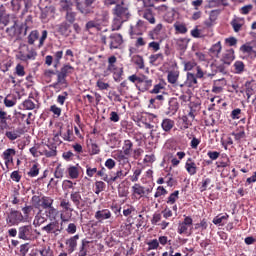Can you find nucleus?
I'll return each mask as SVG.
<instances>
[{"label":"nucleus","instance_id":"nucleus-1","mask_svg":"<svg viewBox=\"0 0 256 256\" xmlns=\"http://www.w3.org/2000/svg\"><path fill=\"white\" fill-rule=\"evenodd\" d=\"M47 35L49 32L47 30H43L41 33V37L39 34V30H32L27 36L28 45H35L36 41H39L36 45L37 49H41L43 45H45V41L47 40Z\"/></svg>","mask_w":256,"mask_h":256},{"label":"nucleus","instance_id":"nucleus-2","mask_svg":"<svg viewBox=\"0 0 256 256\" xmlns=\"http://www.w3.org/2000/svg\"><path fill=\"white\" fill-rule=\"evenodd\" d=\"M114 17L121 19L122 21H127L131 19V11H129V6L125 2L118 3L112 9Z\"/></svg>","mask_w":256,"mask_h":256},{"label":"nucleus","instance_id":"nucleus-3","mask_svg":"<svg viewBox=\"0 0 256 256\" xmlns=\"http://www.w3.org/2000/svg\"><path fill=\"white\" fill-rule=\"evenodd\" d=\"M60 207L62 210L60 211V219L62 223H67L69 219H71V213L73 211V206L71 202L65 198L60 199Z\"/></svg>","mask_w":256,"mask_h":256},{"label":"nucleus","instance_id":"nucleus-4","mask_svg":"<svg viewBox=\"0 0 256 256\" xmlns=\"http://www.w3.org/2000/svg\"><path fill=\"white\" fill-rule=\"evenodd\" d=\"M6 223L9 227H15L20 223H25V216L19 210L11 209L7 214Z\"/></svg>","mask_w":256,"mask_h":256},{"label":"nucleus","instance_id":"nucleus-5","mask_svg":"<svg viewBox=\"0 0 256 256\" xmlns=\"http://www.w3.org/2000/svg\"><path fill=\"white\" fill-rule=\"evenodd\" d=\"M18 239L22 241H33L35 239V230L31 224L22 225L18 228Z\"/></svg>","mask_w":256,"mask_h":256},{"label":"nucleus","instance_id":"nucleus-6","mask_svg":"<svg viewBox=\"0 0 256 256\" xmlns=\"http://www.w3.org/2000/svg\"><path fill=\"white\" fill-rule=\"evenodd\" d=\"M95 3H97V0H84L78 2V10L82 15H91L95 9Z\"/></svg>","mask_w":256,"mask_h":256},{"label":"nucleus","instance_id":"nucleus-7","mask_svg":"<svg viewBox=\"0 0 256 256\" xmlns=\"http://www.w3.org/2000/svg\"><path fill=\"white\" fill-rule=\"evenodd\" d=\"M193 226V218L191 216H184V220L178 223L177 233L179 235H191L189 227Z\"/></svg>","mask_w":256,"mask_h":256},{"label":"nucleus","instance_id":"nucleus-8","mask_svg":"<svg viewBox=\"0 0 256 256\" xmlns=\"http://www.w3.org/2000/svg\"><path fill=\"white\" fill-rule=\"evenodd\" d=\"M24 29H25V26L23 24L18 25L17 21H14L12 26L6 28V33L8 37H10V39H19Z\"/></svg>","mask_w":256,"mask_h":256},{"label":"nucleus","instance_id":"nucleus-9","mask_svg":"<svg viewBox=\"0 0 256 256\" xmlns=\"http://www.w3.org/2000/svg\"><path fill=\"white\" fill-rule=\"evenodd\" d=\"M42 231H45V233H54L55 235H58V233L63 231V228L59 224V220H51L50 223L42 227Z\"/></svg>","mask_w":256,"mask_h":256},{"label":"nucleus","instance_id":"nucleus-10","mask_svg":"<svg viewBox=\"0 0 256 256\" xmlns=\"http://www.w3.org/2000/svg\"><path fill=\"white\" fill-rule=\"evenodd\" d=\"M123 45V36L119 33H113L109 36V48L119 49Z\"/></svg>","mask_w":256,"mask_h":256},{"label":"nucleus","instance_id":"nucleus-11","mask_svg":"<svg viewBox=\"0 0 256 256\" xmlns=\"http://www.w3.org/2000/svg\"><path fill=\"white\" fill-rule=\"evenodd\" d=\"M136 87L138 91L145 93V91H149L153 87V80L143 75L141 76L140 82L136 83Z\"/></svg>","mask_w":256,"mask_h":256},{"label":"nucleus","instance_id":"nucleus-12","mask_svg":"<svg viewBox=\"0 0 256 256\" xmlns=\"http://www.w3.org/2000/svg\"><path fill=\"white\" fill-rule=\"evenodd\" d=\"M222 65H231L235 61V50L233 48L227 49L222 53L220 58Z\"/></svg>","mask_w":256,"mask_h":256},{"label":"nucleus","instance_id":"nucleus-13","mask_svg":"<svg viewBox=\"0 0 256 256\" xmlns=\"http://www.w3.org/2000/svg\"><path fill=\"white\" fill-rule=\"evenodd\" d=\"M22 107L26 111H33L34 109H39L37 105V100L33 97V94H30L29 97L22 102Z\"/></svg>","mask_w":256,"mask_h":256},{"label":"nucleus","instance_id":"nucleus-14","mask_svg":"<svg viewBox=\"0 0 256 256\" xmlns=\"http://www.w3.org/2000/svg\"><path fill=\"white\" fill-rule=\"evenodd\" d=\"M15 155H17V151L13 148H8L3 152L2 157L7 169H9V164L13 165V157Z\"/></svg>","mask_w":256,"mask_h":256},{"label":"nucleus","instance_id":"nucleus-15","mask_svg":"<svg viewBox=\"0 0 256 256\" xmlns=\"http://www.w3.org/2000/svg\"><path fill=\"white\" fill-rule=\"evenodd\" d=\"M112 217L111 210L102 209L95 212L94 218L98 223H103Z\"/></svg>","mask_w":256,"mask_h":256},{"label":"nucleus","instance_id":"nucleus-16","mask_svg":"<svg viewBox=\"0 0 256 256\" xmlns=\"http://www.w3.org/2000/svg\"><path fill=\"white\" fill-rule=\"evenodd\" d=\"M130 169H131V165H128V167H125V171L118 170L116 173H114L113 176L110 175L109 183H115V181H119V179H123L124 177H127V175H129Z\"/></svg>","mask_w":256,"mask_h":256},{"label":"nucleus","instance_id":"nucleus-17","mask_svg":"<svg viewBox=\"0 0 256 256\" xmlns=\"http://www.w3.org/2000/svg\"><path fill=\"white\" fill-rule=\"evenodd\" d=\"M197 78L194 73L188 72L186 74V81L180 84L179 87H197Z\"/></svg>","mask_w":256,"mask_h":256},{"label":"nucleus","instance_id":"nucleus-18","mask_svg":"<svg viewBox=\"0 0 256 256\" xmlns=\"http://www.w3.org/2000/svg\"><path fill=\"white\" fill-rule=\"evenodd\" d=\"M9 120H11V115H8L7 112L0 110V131L9 129V123L7 122Z\"/></svg>","mask_w":256,"mask_h":256},{"label":"nucleus","instance_id":"nucleus-19","mask_svg":"<svg viewBox=\"0 0 256 256\" xmlns=\"http://www.w3.org/2000/svg\"><path fill=\"white\" fill-rule=\"evenodd\" d=\"M145 29V22L138 20L135 26H130V35H143Z\"/></svg>","mask_w":256,"mask_h":256},{"label":"nucleus","instance_id":"nucleus-20","mask_svg":"<svg viewBox=\"0 0 256 256\" xmlns=\"http://www.w3.org/2000/svg\"><path fill=\"white\" fill-rule=\"evenodd\" d=\"M77 241H79V235L76 234L66 240V246L68 247V253H73L77 249Z\"/></svg>","mask_w":256,"mask_h":256},{"label":"nucleus","instance_id":"nucleus-21","mask_svg":"<svg viewBox=\"0 0 256 256\" xmlns=\"http://www.w3.org/2000/svg\"><path fill=\"white\" fill-rule=\"evenodd\" d=\"M58 33L64 37H69L71 35V24L67 21L62 22L58 25Z\"/></svg>","mask_w":256,"mask_h":256},{"label":"nucleus","instance_id":"nucleus-22","mask_svg":"<svg viewBox=\"0 0 256 256\" xmlns=\"http://www.w3.org/2000/svg\"><path fill=\"white\" fill-rule=\"evenodd\" d=\"M185 169L187 173H189L191 176L197 174V164L195 161H193L192 158H188L186 163H185Z\"/></svg>","mask_w":256,"mask_h":256},{"label":"nucleus","instance_id":"nucleus-23","mask_svg":"<svg viewBox=\"0 0 256 256\" xmlns=\"http://www.w3.org/2000/svg\"><path fill=\"white\" fill-rule=\"evenodd\" d=\"M81 199L82 197L80 192H71L70 200L75 205L76 209H83V205H81Z\"/></svg>","mask_w":256,"mask_h":256},{"label":"nucleus","instance_id":"nucleus-24","mask_svg":"<svg viewBox=\"0 0 256 256\" xmlns=\"http://www.w3.org/2000/svg\"><path fill=\"white\" fill-rule=\"evenodd\" d=\"M115 157L121 165H127L126 167H129V165H131L129 163V154H125V152L120 150L115 154Z\"/></svg>","mask_w":256,"mask_h":256},{"label":"nucleus","instance_id":"nucleus-25","mask_svg":"<svg viewBox=\"0 0 256 256\" xmlns=\"http://www.w3.org/2000/svg\"><path fill=\"white\" fill-rule=\"evenodd\" d=\"M33 256H53V250L49 246L37 248L34 250Z\"/></svg>","mask_w":256,"mask_h":256},{"label":"nucleus","instance_id":"nucleus-26","mask_svg":"<svg viewBox=\"0 0 256 256\" xmlns=\"http://www.w3.org/2000/svg\"><path fill=\"white\" fill-rule=\"evenodd\" d=\"M167 81L168 83H170V85H181L177 83V81H179V71L178 70L168 71Z\"/></svg>","mask_w":256,"mask_h":256},{"label":"nucleus","instance_id":"nucleus-27","mask_svg":"<svg viewBox=\"0 0 256 256\" xmlns=\"http://www.w3.org/2000/svg\"><path fill=\"white\" fill-rule=\"evenodd\" d=\"M177 111H179V102L177 101V98H172L169 100L167 115H175Z\"/></svg>","mask_w":256,"mask_h":256},{"label":"nucleus","instance_id":"nucleus-28","mask_svg":"<svg viewBox=\"0 0 256 256\" xmlns=\"http://www.w3.org/2000/svg\"><path fill=\"white\" fill-rule=\"evenodd\" d=\"M221 51H223L221 41L216 42L209 49V53L212 57H219V55H221Z\"/></svg>","mask_w":256,"mask_h":256},{"label":"nucleus","instance_id":"nucleus-29","mask_svg":"<svg viewBox=\"0 0 256 256\" xmlns=\"http://www.w3.org/2000/svg\"><path fill=\"white\" fill-rule=\"evenodd\" d=\"M174 127H175L174 120H171L169 118H165L162 120L161 128L163 129V131H165V133H169L171 129H173Z\"/></svg>","mask_w":256,"mask_h":256},{"label":"nucleus","instance_id":"nucleus-30","mask_svg":"<svg viewBox=\"0 0 256 256\" xmlns=\"http://www.w3.org/2000/svg\"><path fill=\"white\" fill-rule=\"evenodd\" d=\"M60 11L61 13H69V11H73V2L70 0H61Z\"/></svg>","mask_w":256,"mask_h":256},{"label":"nucleus","instance_id":"nucleus-31","mask_svg":"<svg viewBox=\"0 0 256 256\" xmlns=\"http://www.w3.org/2000/svg\"><path fill=\"white\" fill-rule=\"evenodd\" d=\"M229 219V214H218L216 217L213 218L212 223L214 225H225Z\"/></svg>","mask_w":256,"mask_h":256},{"label":"nucleus","instance_id":"nucleus-32","mask_svg":"<svg viewBox=\"0 0 256 256\" xmlns=\"http://www.w3.org/2000/svg\"><path fill=\"white\" fill-rule=\"evenodd\" d=\"M46 217L50 219V221H57V217H59V210H57L55 207L48 208L46 211Z\"/></svg>","mask_w":256,"mask_h":256},{"label":"nucleus","instance_id":"nucleus-33","mask_svg":"<svg viewBox=\"0 0 256 256\" xmlns=\"http://www.w3.org/2000/svg\"><path fill=\"white\" fill-rule=\"evenodd\" d=\"M89 249V241L87 239H83L81 241V245L79 247V251L77 252L78 256H87V251Z\"/></svg>","mask_w":256,"mask_h":256},{"label":"nucleus","instance_id":"nucleus-34","mask_svg":"<svg viewBox=\"0 0 256 256\" xmlns=\"http://www.w3.org/2000/svg\"><path fill=\"white\" fill-rule=\"evenodd\" d=\"M4 105L5 107L11 108V107H15L17 105V97L8 94L5 98H4Z\"/></svg>","mask_w":256,"mask_h":256},{"label":"nucleus","instance_id":"nucleus-35","mask_svg":"<svg viewBox=\"0 0 256 256\" xmlns=\"http://www.w3.org/2000/svg\"><path fill=\"white\" fill-rule=\"evenodd\" d=\"M230 25L234 29L235 33H239V31H241V28L243 27V18H234L230 22Z\"/></svg>","mask_w":256,"mask_h":256},{"label":"nucleus","instance_id":"nucleus-36","mask_svg":"<svg viewBox=\"0 0 256 256\" xmlns=\"http://www.w3.org/2000/svg\"><path fill=\"white\" fill-rule=\"evenodd\" d=\"M53 203H55V200L53 198L49 196H43L40 207H42V209H51V207H53Z\"/></svg>","mask_w":256,"mask_h":256},{"label":"nucleus","instance_id":"nucleus-37","mask_svg":"<svg viewBox=\"0 0 256 256\" xmlns=\"http://www.w3.org/2000/svg\"><path fill=\"white\" fill-rule=\"evenodd\" d=\"M120 151H122L124 155H129L131 157V153L133 152V142H131V140H125L122 150Z\"/></svg>","mask_w":256,"mask_h":256},{"label":"nucleus","instance_id":"nucleus-38","mask_svg":"<svg viewBox=\"0 0 256 256\" xmlns=\"http://www.w3.org/2000/svg\"><path fill=\"white\" fill-rule=\"evenodd\" d=\"M115 63H117V57L115 56H110L108 58V67H107V71H110V73H113L115 71H118L119 69L117 68V66L115 65Z\"/></svg>","mask_w":256,"mask_h":256},{"label":"nucleus","instance_id":"nucleus-39","mask_svg":"<svg viewBox=\"0 0 256 256\" xmlns=\"http://www.w3.org/2000/svg\"><path fill=\"white\" fill-rule=\"evenodd\" d=\"M65 19H66V23L73 25V23L77 21V12H75L74 10H70L69 12H66Z\"/></svg>","mask_w":256,"mask_h":256},{"label":"nucleus","instance_id":"nucleus-40","mask_svg":"<svg viewBox=\"0 0 256 256\" xmlns=\"http://www.w3.org/2000/svg\"><path fill=\"white\" fill-rule=\"evenodd\" d=\"M5 137H7L9 141H16V139H19V137H21V133L19 132V130L6 131Z\"/></svg>","mask_w":256,"mask_h":256},{"label":"nucleus","instance_id":"nucleus-41","mask_svg":"<svg viewBox=\"0 0 256 256\" xmlns=\"http://www.w3.org/2000/svg\"><path fill=\"white\" fill-rule=\"evenodd\" d=\"M60 73H62L66 77L68 75H73V73H75V67L71 66V64H64L63 67L60 69Z\"/></svg>","mask_w":256,"mask_h":256},{"label":"nucleus","instance_id":"nucleus-42","mask_svg":"<svg viewBox=\"0 0 256 256\" xmlns=\"http://www.w3.org/2000/svg\"><path fill=\"white\" fill-rule=\"evenodd\" d=\"M134 121H137L138 123H147L148 122V112H138L134 116Z\"/></svg>","mask_w":256,"mask_h":256},{"label":"nucleus","instance_id":"nucleus-43","mask_svg":"<svg viewBox=\"0 0 256 256\" xmlns=\"http://www.w3.org/2000/svg\"><path fill=\"white\" fill-rule=\"evenodd\" d=\"M132 192L133 195H139L140 197H143L145 195V187L141 186V184H134L132 186Z\"/></svg>","mask_w":256,"mask_h":256},{"label":"nucleus","instance_id":"nucleus-44","mask_svg":"<svg viewBox=\"0 0 256 256\" xmlns=\"http://www.w3.org/2000/svg\"><path fill=\"white\" fill-rule=\"evenodd\" d=\"M125 22V20H122L121 18H117V16H114L112 22V31H119V29H121Z\"/></svg>","mask_w":256,"mask_h":256},{"label":"nucleus","instance_id":"nucleus-45","mask_svg":"<svg viewBox=\"0 0 256 256\" xmlns=\"http://www.w3.org/2000/svg\"><path fill=\"white\" fill-rule=\"evenodd\" d=\"M46 221H47V218L43 216V214L38 213L34 218L33 225L35 227H41V225H43V223H46Z\"/></svg>","mask_w":256,"mask_h":256},{"label":"nucleus","instance_id":"nucleus-46","mask_svg":"<svg viewBox=\"0 0 256 256\" xmlns=\"http://www.w3.org/2000/svg\"><path fill=\"white\" fill-rule=\"evenodd\" d=\"M234 71L237 75H241L245 71V63L243 61L237 60L234 65Z\"/></svg>","mask_w":256,"mask_h":256},{"label":"nucleus","instance_id":"nucleus-47","mask_svg":"<svg viewBox=\"0 0 256 256\" xmlns=\"http://www.w3.org/2000/svg\"><path fill=\"white\" fill-rule=\"evenodd\" d=\"M86 29H95L96 31H103V26L97 21H89L86 23Z\"/></svg>","mask_w":256,"mask_h":256},{"label":"nucleus","instance_id":"nucleus-48","mask_svg":"<svg viewBox=\"0 0 256 256\" xmlns=\"http://www.w3.org/2000/svg\"><path fill=\"white\" fill-rule=\"evenodd\" d=\"M143 17L149 21L151 25H155V16L153 15V11H151V9H146L143 13Z\"/></svg>","mask_w":256,"mask_h":256},{"label":"nucleus","instance_id":"nucleus-49","mask_svg":"<svg viewBox=\"0 0 256 256\" xmlns=\"http://www.w3.org/2000/svg\"><path fill=\"white\" fill-rule=\"evenodd\" d=\"M240 51L242 53H248V55H254V57H256V51L253 50V46H250L248 44H243L241 47H240Z\"/></svg>","mask_w":256,"mask_h":256},{"label":"nucleus","instance_id":"nucleus-50","mask_svg":"<svg viewBox=\"0 0 256 256\" xmlns=\"http://www.w3.org/2000/svg\"><path fill=\"white\" fill-rule=\"evenodd\" d=\"M179 199V191L176 190L173 193H171L168 197V200L166 201V203L168 205H175V203L177 202V200Z\"/></svg>","mask_w":256,"mask_h":256},{"label":"nucleus","instance_id":"nucleus-51","mask_svg":"<svg viewBox=\"0 0 256 256\" xmlns=\"http://www.w3.org/2000/svg\"><path fill=\"white\" fill-rule=\"evenodd\" d=\"M61 59H63V50L54 53V68L57 69L61 65Z\"/></svg>","mask_w":256,"mask_h":256},{"label":"nucleus","instance_id":"nucleus-52","mask_svg":"<svg viewBox=\"0 0 256 256\" xmlns=\"http://www.w3.org/2000/svg\"><path fill=\"white\" fill-rule=\"evenodd\" d=\"M176 45L180 51H185L187 49V45H189V40L186 38H180L177 40Z\"/></svg>","mask_w":256,"mask_h":256},{"label":"nucleus","instance_id":"nucleus-53","mask_svg":"<svg viewBox=\"0 0 256 256\" xmlns=\"http://www.w3.org/2000/svg\"><path fill=\"white\" fill-rule=\"evenodd\" d=\"M184 65V71H193L195 67H197V62L195 61H183L182 62Z\"/></svg>","mask_w":256,"mask_h":256},{"label":"nucleus","instance_id":"nucleus-54","mask_svg":"<svg viewBox=\"0 0 256 256\" xmlns=\"http://www.w3.org/2000/svg\"><path fill=\"white\" fill-rule=\"evenodd\" d=\"M68 174L70 179H77L79 177V169L75 166H71L68 168Z\"/></svg>","mask_w":256,"mask_h":256},{"label":"nucleus","instance_id":"nucleus-55","mask_svg":"<svg viewBox=\"0 0 256 256\" xmlns=\"http://www.w3.org/2000/svg\"><path fill=\"white\" fill-rule=\"evenodd\" d=\"M232 135L235 141H238V142L241 141V139H245V137H247V135L245 134V129L243 128L237 132H233Z\"/></svg>","mask_w":256,"mask_h":256},{"label":"nucleus","instance_id":"nucleus-56","mask_svg":"<svg viewBox=\"0 0 256 256\" xmlns=\"http://www.w3.org/2000/svg\"><path fill=\"white\" fill-rule=\"evenodd\" d=\"M105 182L103 181H96L95 182V193L96 195H99V193L105 191Z\"/></svg>","mask_w":256,"mask_h":256},{"label":"nucleus","instance_id":"nucleus-57","mask_svg":"<svg viewBox=\"0 0 256 256\" xmlns=\"http://www.w3.org/2000/svg\"><path fill=\"white\" fill-rule=\"evenodd\" d=\"M23 5H24L23 0H11V6L13 8V11L21 10V7H23Z\"/></svg>","mask_w":256,"mask_h":256},{"label":"nucleus","instance_id":"nucleus-58","mask_svg":"<svg viewBox=\"0 0 256 256\" xmlns=\"http://www.w3.org/2000/svg\"><path fill=\"white\" fill-rule=\"evenodd\" d=\"M28 177H37L39 175V165L34 164L27 173Z\"/></svg>","mask_w":256,"mask_h":256},{"label":"nucleus","instance_id":"nucleus-59","mask_svg":"<svg viewBox=\"0 0 256 256\" xmlns=\"http://www.w3.org/2000/svg\"><path fill=\"white\" fill-rule=\"evenodd\" d=\"M96 87L99 91H107L109 89V83L103 82V79H98L96 82Z\"/></svg>","mask_w":256,"mask_h":256},{"label":"nucleus","instance_id":"nucleus-60","mask_svg":"<svg viewBox=\"0 0 256 256\" xmlns=\"http://www.w3.org/2000/svg\"><path fill=\"white\" fill-rule=\"evenodd\" d=\"M31 203L33 207H35L36 209H39L42 203V198L40 196L34 195L31 198Z\"/></svg>","mask_w":256,"mask_h":256},{"label":"nucleus","instance_id":"nucleus-61","mask_svg":"<svg viewBox=\"0 0 256 256\" xmlns=\"http://www.w3.org/2000/svg\"><path fill=\"white\" fill-rule=\"evenodd\" d=\"M148 245V251H153L155 249H159V240L153 239L147 242Z\"/></svg>","mask_w":256,"mask_h":256},{"label":"nucleus","instance_id":"nucleus-62","mask_svg":"<svg viewBox=\"0 0 256 256\" xmlns=\"http://www.w3.org/2000/svg\"><path fill=\"white\" fill-rule=\"evenodd\" d=\"M164 59V56H163V53H158V54H152L149 56V61L150 63L154 64L155 62L157 61H163Z\"/></svg>","mask_w":256,"mask_h":256},{"label":"nucleus","instance_id":"nucleus-63","mask_svg":"<svg viewBox=\"0 0 256 256\" xmlns=\"http://www.w3.org/2000/svg\"><path fill=\"white\" fill-rule=\"evenodd\" d=\"M134 63L139 67V69H145V61L139 55L134 57Z\"/></svg>","mask_w":256,"mask_h":256},{"label":"nucleus","instance_id":"nucleus-64","mask_svg":"<svg viewBox=\"0 0 256 256\" xmlns=\"http://www.w3.org/2000/svg\"><path fill=\"white\" fill-rule=\"evenodd\" d=\"M174 29L177 33H181V35L187 33V26H185V24H174Z\"/></svg>","mask_w":256,"mask_h":256}]
</instances>
